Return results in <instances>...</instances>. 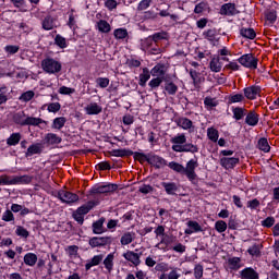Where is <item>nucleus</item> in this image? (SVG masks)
<instances>
[{
  "mask_svg": "<svg viewBox=\"0 0 279 279\" xmlns=\"http://www.w3.org/2000/svg\"><path fill=\"white\" fill-rule=\"evenodd\" d=\"M170 142L172 143V150L179 154H182L184 151L197 154V151H199L197 146L193 144H186V135H184V133L177 134L174 137L170 140Z\"/></svg>",
  "mask_w": 279,
  "mask_h": 279,
  "instance_id": "nucleus-1",
  "label": "nucleus"
},
{
  "mask_svg": "<svg viewBox=\"0 0 279 279\" xmlns=\"http://www.w3.org/2000/svg\"><path fill=\"white\" fill-rule=\"evenodd\" d=\"M32 177L29 175H0V186H14L19 184H29Z\"/></svg>",
  "mask_w": 279,
  "mask_h": 279,
  "instance_id": "nucleus-2",
  "label": "nucleus"
},
{
  "mask_svg": "<svg viewBox=\"0 0 279 279\" xmlns=\"http://www.w3.org/2000/svg\"><path fill=\"white\" fill-rule=\"evenodd\" d=\"M43 70L50 75H56L62 71V63L56 59L47 58L41 62Z\"/></svg>",
  "mask_w": 279,
  "mask_h": 279,
  "instance_id": "nucleus-3",
  "label": "nucleus"
},
{
  "mask_svg": "<svg viewBox=\"0 0 279 279\" xmlns=\"http://www.w3.org/2000/svg\"><path fill=\"white\" fill-rule=\"evenodd\" d=\"M199 167V162L197 161V158L190 159L183 170L184 175H186L187 180L192 182V184L195 183V180H197V173L195 172V169Z\"/></svg>",
  "mask_w": 279,
  "mask_h": 279,
  "instance_id": "nucleus-4",
  "label": "nucleus"
},
{
  "mask_svg": "<svg viewBox=\"0 0 279 279\" xmlns=\"http://www.w3.org/2000/svg\"><path fill=\"white\" fill-rule=\"evenodd\" d=\"M238 62L245 69H258V59L252 53H246L238 59Z\"/></svg>",
  "mask_w": 279,
  "mask_h": 279,
  "instance_id": "nucleus-5",
  "label": "nucleus"
},
{
  "mask_svg": "<svg viewBox=\"0 0 279 279\" xmlns=\"http://www.w3.org/2000/svg\"><path fill=\"white\" fill-rule=\"evenodd\" d=\"M243 93L246 99L254 101V99H258V97H260L262 89H260V86L258 85H252V86L245 87L243 89Z\"/></svg>",
  "mask_w": 279,
  "mask_h": 279,
  "instance_id": "nucleus-6",
  "label": "nucleus"
},
{
  "mask_svg": "<svg viewBox=\"0 0 279 279\" xmlns=\"http://www.w3.org/2000/svg\"><path fill=\"white\" fill-rule=\"evenodd\" d=\"M113 191H117V185H114V184L96 185L90 190V195H100L104 193H112Z\"/></svg>",
  "mask_w": 279,
  "mask_h": 279,
  "instance_id": "nucleus-7",
  "label": "nucleus"
},
{
  "mask_svg": "<svg viewBox=\"0 0 279 279\" xmlns=\"http://www.w3.org/2000/svg\"><path fill=\"white\" fill-rule=\"evenodd\" d=\"M58 197L59 199H61V202L65 204H74V202H77V199H80V196H77V194H73L64 190L59 191Z\"/></svg>",
  "mask_w": 279,
  "mask_h": 279,
  "instance_id": "nucleus-8",
  "label": "nucleus"
},
{
  "mask_svg": "<svg viewBox=\"0 0 279 279\" xmlns=\"http://www.w3.org/2000/svg\"><path fill=\"white\" fill-rule=\"evenodd\" d=\"M148 163L157 169H161V167L167 166V160L158 155H148Z\"/></svg>",
  "mask_w": 279,
  "mask_h": 279,
  "instance_id": "nucleus-9",
  "label": "nucleus"
},
{
  "mask_svg": "<svg viewBox=\"0 0 279 279\" xmlns=\"http://www.w3.org/2000/svg\"><path fill=\"white\" fill-rule=\"evenodd\" d=\"M220 14L223 16H234V14H239V11H236L234 3H226L221 7Z\"/></svg>",
  "mask_w": 279,
  "mask_h": 279,
  "instance_id": "nucleus-10",
  "label": "nucleus"
},
{
  "mask_svg": "<svg viewBox=\"0 0 279 279\" xmlns=\"http://www.w3.org/2000/svg\"><path fill=\"white\" fill-rule=\"evenodd\" d=\"M108 243H110V238L105 236H95L89 240L90 247H102L108 245Z\"/></svg>",
  "mask_w": 279,
  "mask_h": 279,
  "instance_id": "nucleus-11",
  "label": "nucleus"
},
{
  "mask_svg": "<svg viewBox=\"0 0 279 279\" xmlns=\"http://www.w3.org/2000/svg\"><path fill=\"white\" fill-rule=\"evenodd\" d=\"M220 165L221 167H223L225 169H234V167H236V165H239V158L236 157H223L220 159Z\"/></svg>",
  "mask_w": 279,
  "mask_h": 279,
  "instance_id": "nucleus-12",
  "label": "nucleus"
},
{
  "mask_svg": "<svg viewBox=\"0 0 279 279\" xmlns=\"http://www.w3.org/2000/svg\"><path fill=\"white\" fill-rule=\"evenodd\" d=\"M123 258H125V260H129V263H132V265H135V267H137V265H141V255L134 253L133 251H128L126 253H124Z\"/></svg>",
  "mask_w": 279,
  "mask_h": 279,
  "instance_id": "nucleus-13",
  "label": "nucleus"
},
{
  "mask_svg": "<svg viewBox=\"0 0 279 279\" xmlns=\"http://www.w3.org/2000/svg\"><path fill=\"white\" fill-rule=\"evenodd\" d=\"M101 110H104V108L101 107V105H99L97 102H89L85 107V112H86V114H89V116L101 114Z\"/></svg>",
  "mask_w": 279,
  "mask_h": 279,
  "instance_id": "nucleus-14",
  "label": "nucleus"
},
{
  "mask_svg": "<svg viewBox=\"0 0 279 279\" xmlns=\"http://www.w3.org/2000/svg\"><path fill=\"white\" fill-rule=\"evenodd\" d=\"M43 29L46 32H49L51 29H54V27H58V21L51 16H46L41 23Z\"/></svg>",
  "mask_w": 279,
  "mask_h": 279,
  "instance_id": "nucleus-15",
  "label": "nucleus"
},
{
  "mask_svg": "<svg viewBox=\"0 0 279 279\" xmlns=\"http://www.w3.org/2000/svg\"><path fill=\"white\" fill-rule=\"evenodd\" d=\"M241 279H258V272L252 267L244 268L240 271Z\"/></svg>",
  "mask_w": 279,
  "mask_h": 279,
  "instance_id": "nucleus-16",
  "label": "nucleus"
},
{
  "mask_svg": "<svg viewBox=\"0 0 279 279\" xmlns=\"http://www.w3.org/2000/svg\"><path fill=\"white\" fill-rule=\"evenodd\" d=\"M96 29L100 32V34H110L112 32V26L106 20H100L96 23Z\"/></svg>",
  "mask_w": 279,
  "mask_h": 279,
  "instance_id": "nucleus-17",
  "label": "nucleus"
},
{
  "mask_svg": "<svg viewBox=\"0 0 279 279\" xmlns=\"http://www.w3.org/2000/svg\"><path fill=\"white\" fill-rule=\"evenodd\" d=\"M185 234H195V232H202V226L197 221L190 220L186 223Z\"/></svg>",
  "mask_w": 279,
  "mask_h": 279,
  "instance_id": "nucleus-18",
  "label": "nucleus"
},
{
  "mask_svg": "<svg viewBox=\"0 0 279 279\" xmlns=\"http://www.w3.org/2000/svg\"><path fill=\"white\" fill-rule=\"evenodd\" d=\"M258 121H259L258 113H255L254 111H250L246 114V118H245L246 125H251L252 128H256V125H258Z\"/></svg>",
  "mask_w": 279,
  "mask_h": 279,
  "instance_id": "nucleus-19",
  "label": "nucleus"
},
{
  "mask_svg": "<svg viewBox=\"0 0 279 279\" xmlns=\"http://www.w3.org/2000/svg\"><path fill=\"white\" fill-rule=\"evenodd\" d=\"M227 269H230V271L241 269V259L239 257L229 258L227 262Z\"/></svg>",
  "mask_w": 279,
  "mask_h": 279,
  "instance_id": "nucleus-20",
  "label": "nucleus"
},
{
  "mask_svg": "<svg viewBox=\"0 0 279 279\" xmlns=\"http://www.w3.org/2000/svg\"><path fill=\"white\" fill-rule=\"evenodd\" d=\"M104 266L107 269L108 274L112 272V269H114V253H110L106 256L104 259Z\"/></svg>",
  "mask_w": 279,
  "mask_h": 279,
  "instance_id": "nucleus-21",
  "label": "nucleus"
},
{
  "mask_svg": "<svg viewBox=\"0 0 279 279\" xmlns=\"http://www.w3.org/2000/svg\"><path fill=\"white\" fill-rule=\"evenodd\" d=\"M45 141L48 145H60L62 143V137L54 133H48Z\"/></svg>",
  "mask_w": 279,
  "mask_h": 279,
  "instance_id": "nucleus-22",
  "label": "nucleus"
},
{
  "mask_svg": "<svg viewBox=\"0 0 279 279\" xmlns=\"http://www.w3.org/2000/svg\"><path fill=\"white\" fill-rule=\"evenodd\" d=\"M97 202L95 201H89L87 202L85 205H82L81 207H78L76 210L78 213H81V215H88V213H90V210H93L94 206H97Z\"/></svg>",
  "mask_w": 279,
  "mask_h": 279,
  "instance_id": "nucleus-23",
  "label": "nucleus"
},
{
  "mask_svg": "<svg viewBox=\"0 0 279 279\" xmlns=\"http://www.w3.org/2000/svg\"><path fill=\"white\" fill-rule=\"evenodd\" d=\"M150 75L153 77H160V80H165V65H155L150 71Z\"/></svg>",
  "mask_w": 279,
  "mask_h": 279,
  "instance_id": "nucleus-24",
  "label": "nucleus"
},
{
  "mask_svg": "<svg viewBox=\"0 0 279 279\" xmlns=\"http://www.w3.org/2000/svg\"><path fill=\"white\" fill-rule=\"evenodd\" d=\"M221 59H219V57L213 58L209 62V69L210 71H213L214 73H219L221 72Z\"/></svg>",
  "mask_w": 279,
  "mask_h": 279,
  "instance_id": "nucleus-25",
  "label": "nucleus"
},
{
  "mask_svg": "<svg viewBox=\"0 0 279 279\" xmlns=\"http://www.w3.org/2000/svg\"><path fill=\"white\" fill-rule=\"evenodd\" d=\"M24 263L28 267H34L38 263V256L34 253H27L24 255Z\"/></svg>",
  "mask_w": 279,
  "mask_h": 279,
  "instance_id": "nucleus-26",
  "label": "nucleus"
},
{
  "mask_svg": "<svg viewBox=\"0 0 279 279\" xmlns=\"http://www.w3.org/2000/svg\"><path fill=\"white\" fill-rule=\"evenodd\" d=\"M21 138H22L21 133H13L7 140V145H9L10 147H14L19 145V143H21Z\"/></svg>",
  "mask_w": 279,
  "mask_h": 279,
  "instance_id": "nucleus-27",
  "label": "nucleus"
},
{
  "mask_svg": "<svg viewBox=\"0 0 279 279\" xmlns=\"http://www.w3.org/2000/svg\"><path fill=\"white\" fill-rule=\"evenodd\" d=\"M101 260H104V255H95L89 262L86 263V271H88V269H92V267H96V265H99Z\"/></svg>",
  "mask_w": 279,
  "mask_h": 279,
  "instance_id": "nucleus-28",
  "label": "nucleus"
},
{
  "mask_svg": "<svg viewBox=\"0 0 279 279\" xmlns=\"http://www.w3.org/2000/svg\"><path fill=\"white\" fill-rule=\"evenodd\" d=\"M177 124L179 128H182V130H191V128H193V121L187 118H179Z\"/></svg>",
  "mask_w": 279,
  "mask_h": 279,
  "instance_id": "nucleus-29",
  "label": "nucleus"
},
{
  "mask_svg": "<svg viewBox=\"0 0 279 279\" xmlns=\"http://www.w3.org/2000/svg\"><path fill=\"white\" fill-rule=\"evenodd\" d=\"M43 151L41 144H33L27 148L26 157L34 156L36 154H40Z\"/></svg>",
  "mask_w": 279,
  "mask_h": 279,
  "instance_id": "nucleus-30",
  "label": "nucleus"
},
{
  "mask_svg": "<svg viewBox=\"0 0 279 279\" xmlns=\"http://www.w3.org/2000/svg\"><path fill=\"white\" fill-rule=\"evenodd\" d=\"M190 75H191V78L193 80L194 86L202 84V82H204V80H205L204 76H202V73H199L195 70H191Z\"/></svg>",
  "mask_w": 279,
  "mask_h": 279,
  "instance_id": "nucleus-31",
  "label": "nucleus"
},
{
  "mask_svg": "<svg viewBox=\"0 0 279 279\" xmlns=\"http://www.w3.org/2000/svg\"><path fill=\"white\" fill-rule=\"evenodd\" d=\"M134 151L129 149H113L111 150V156H114L116 158H124V156H132Z\"/></svg>",
  "mask_w": 279,
  "mask_h": 279,
  "instance_id": "nucleus-32",
  "label": "nucleus"
},
{
  "mask_svg": "<svg viewBox=\"0 0 279 279\" xmlns=\"http://www.w3.org/2000/svg\"><path fill=\"white\" fill-rule=\"evenodd\" d=\"M240 34L243 38H248V40H254L256 38V32L254 28H242Z\"/></svg>",
  "mask_w": 279,
  "mask_h": 279,
  "instance_id": "nucleus-33",
  "label": "nucleus"
},
{
  "mask_svg": "<svg viewBox=\"0 0 279 279\" xmlns=\"http://www.w3.org/2000/svg\"><path fill=\"white\" fill-rule=\"evenodd\" d=\"M46 125L47 121L40 119V118H34V117H26L25 125Z\"/></svg>",
  "mask_w": 279,
  "mask_h": 279,
  "instance_id": "nucleus-34",
  "label": "nucleus"
},
{
  "mask_svg": "<svg viewBox=\"0 0 279 279\" xmlns=\"http://www.w3.org/2000/svg\"><path fill=\"white\" fill-rule=\"evenodd\" d=\"M149 77H151V72L147 68L143 70V73L140 74V86H145L147 82H149Z\"/></svg>",
  "mask_w": 279,
  "mask_h": 279,
  "instance_id": "nucleus-35",
  "label": "nucleus"
},
{
  "mask_svg": "<svg viewBox=\"0 0 279 279\" xmlns=\"http://www.w3.org/2000/svg\"><path fill=\"white\" fill-rule=\"evenodd\" d=\"M207 137L211 143H217L219 141V131L215 128L207 129Z\"/></svg>",
  "mask_w": 279,
  "mask_h": 279,
  "instance_id": "nucleus-36",
  "label": "nucleus"
},
{
  "mask_svg": "<svg viewBox=\"0 0 279 279\" xmlns=\"http://www.w3.org/2000/svg\"><path fill=\"white\" fill-rule=\"evenodd\" d=\"M161 186H163L166 193L168 195H175V191H178V185L175 183H161Z\"/></svg>",
  "mask_w": 279,
  "mask_h": 279,
  "instance_id": "nucleus-37",
  "label": "nucleus"
},
{
  "mask_svg": "<svg viewBox=\"0 0 279 279\" xmlns=\"http://www.w3.org/2000/svg\"><path fill=\"white\" fill-rule=\"evenodd\" d=\"M65 124H66V118L64 117L56 118L52 122V130H62V128H64Z\"/></svg>",
  "mask_w": 279,
  "mask_h": 279,
  "instance_id": "nucleus-38",
  "label": "nucleus"
},
{
  "mask_svg": "<svg viewBox=\"0 0 279 279\" xmlns=\"http://www.w3.org/2000/svg\"><path fill=\"white\" fill-rule=\"evenodd\" d=\"M204 104L207 110H213V108H217V106H219V100H217V98L206 97L204 99Z\"/></svg>",
  "mask_w": 279,
  "mask_h": 279,
  "instance_id": "nucleus-39",
  "label": "nucleus"
},
{
  "mask_svg": "<svg viewBox=\"0 0 279 279\" xmlns=\"http://www.w3.org/2000/svg\"><path fill=\"white\" fill-rule=\"evenodd\" d=\"M54 45H57V47H59L60 49H66V47H69L66 38H64L62 35H57L54 37Z\"/></svg>",
  "mask_w": 279,
  "mask_h": 279,
  "instance_id": "nucleus-40",
  "label": "nucleus"
},
{
  "mask_svg": "<svg viewBox=\"0 0 279 279\" xmlns=\"http://www.w3.org/2000/svg\"><path fill=\"white\" fill-rule=\"evenodd\" d=\"M13 120L15 123H17V125H25L27 117H25V112L20 111L14 114Z\"/></svg>",
  "mask_w": 279,
  "mask_h": 279,
  "instance_id": "nucleus-41",
  "label": "nucleus"
},
{
  "mask_svg": "<svg viewBox=\"0 0 279 279\" xmlns=\"http://www.w3.org/2000/svg\"><path fill=\"white\" fill-rule=\"evenodd\" d=\"M135 234L132 232H126L121 236L120 243L121 245H130L132 241H134Z\"/></svg>",
  "mask_w": 279,
  "mask_h": 279,
  "instance_id": "nucleus-42",
  "label": "nucleus"
},
{
  "mask_svg": "<svg viewBox=\"0 0 279 279\" xmlns=\"http://www.w3.org/2000/svg\"><path fill=\"white\" fill-rule=\"evenodd\" d=\"M113 36L117 40H124V38H128V29L117 28L113 31Z\"/></svg>",
  "mask_w": 279,
  "mask_h": 279,
  "instance_id": "nucleus-43",
  "label": "nucleus"
},
{
  "mask_svg": "<svg viewBox=\"0 0 279 279\" xmlns=\"http://www.w3.org/2000/svg\"><path fill=\"white\" fill-rule=\"evenodd\" d=\"M94 234H102L104 232V219L97 220L93 223Z\"/></svg>",
  "mask_w": 279,
  "mask_h": 279,
  "instance_id": "nucleus-44",
  "label": "nucleus"
},
{
  "mask_svg": "<svg viewBox=\"0 0 279 279\" xmlns=\"http://www.w3.org/2000/svg\"><path fill=\"white\" fill-rule=\"evenodd\" d=\"M45 107H47L48 112H53L56 114V112H60L62 105H60V102H50V104L44 105L43 108Z\"/></svg>",
  "mask_w": 279,
  "mask_h": 279,
  "instance_id": "nucleus-45",
  "label": "nucleus"
},
{
  "mask_svg": "<svg viewBox=\"0 0 279 279\" xmlns=\"http://www.w3.org/2000/svg\"><path fill=\"white\" fill-rule=\"evenodd\" d=\"M233 112V118L235 121H241V119H243V117H245V109L241 108V107H236L232 110Z\"/></svg>",
  "mask_w": 279,
  "mask_h": 279,
  "instance_id": "nucleus-46",
  "label": "nucleus"
},
{
  "mask_svg": "<svg viewBox=\"0 0 279 279\" xmlns=\"http://www.w3.org/2000/svg\"><path fill=\"white\" fill-rule=\"evenodd\" d=\"M257 145L258 149L265 151V154L269 153V150L271 149V147L269 146V142H267V138H260Z\"/></svg>",
  "mask_w": 279,
  "mask_h": 279,
  "instance_id": "nucleus-47",
  "label": "nucleus"
},
{
  "mask_svg": "<svg viewBox=\"0 0 279 279\" xmlns=\"http://www.w3.org/2000/svg\"><path fill=\"white\" fill-rule=\"evenodd\" d=\"M277 19H278V15L276 14V11L274 10L266 11V23L271 25L276 23Z\"/></svg>",
  "mask_w": 279,
  "mask_h": 279,
  "instance_id": "nucleus-48",
  "label": "nucleus"
},
{
  "mask_svg": "<svg viewBox=\"0 0 279 279\" xmlns=\"http://www.w3.org/2000/svg\"><path fill=\"white\" fill-rule=\"evenodd\" d=\"M165 90L168 95H175L178 93V85L171 82L166 83Z\"/></svg>",
  "mask_w": 279,
  "mask_h": 279,
  "instance_id": "nucleus-49",
  "label": "nucleus"
},
{
  "mask_svg": "<svg viewBox=\"0 0 279 279\" xmlns=\"http://www.w3.org/2000/svg\"><path fill=\"white\" fill-rule=\"evenodd\" d=\"M15 234L21 236V239H27L29 236V231L22 226H17L15 229Z\"/></svg>",
  "mask_w": 279,
  "mask_h": 279,
  "instance_id": "nucleus-50",
  "label": "nucleus"
},
{
  "mask_svg": "<svg viewBox=\"0 0 279 279\" xmlns=\"http://www.w3.org/2000/svg\"><path fill=\"white\" fill-rule=\"evenodd\" d=\"M163 38H167L166 33H156L147 38V43H158V40H163Z\"/></svg>",
  "mask_w": 279,
  "mask_h": 279,
  "instance_id": "nucleus-51",
  "label": "nucleus"
},
{
  "mask_svg": "<svg viewBox=\"0 0 279 279\" xmlns=\"http://www.w3.org/2000/svg\"><path fill=\"white\" fill-rule=\"evenodd\" d=\"M215 230H217L221 234L222 232H226L228 230V223H226V221L223 220H218L215 223Z\"/></svg>",
  "mask_w": 279,
  "mask_h": 279,
  "instance_id": "nucleus-52",
  "label": "nucleus"
},
{
  "mask_svg": "<svg viewBox=\"0 0 279 279\" xmlns=\"http://www.w3.org/2000/svg\"><path fill=\"white\" fill-rule=\"evenodd\" d=\"M35 95L36 94L34 93V90H28V92L23 93L19 99H20V101H24V102L32 101V99H34Z\"/></svg>",
  "mask_w": 279,
  "mask_h": 279,
  "instance_id": "nucleus-53",
  "label": "nucleus"
},
{
  "mask_svg": "<svg viewBox=\"0 0 279 279\" xmlns=\"http://www.w3.org/2000/svg\"><path fill=\"white\" fill-rule=\"evenodd\" d=\"M96 84L99 88H108V86H110V78L98 77V78H96Z\"/></svg>",
  "mask_w": 279,
  "mask_h": 279,
  "instance_id": "nucleus-54",
  "label": "nucleus"
},
{
  "mask_svg": "<svg viewBox=\"0 0 279 279\" xmlns=\"http://www.w3.org/2000/svg\"><path fill=\"white\" fill-rule=\"evenodd\" d=\"M132 156L138 162H149V155H145L143 153H133Z\"/></svg>",
  "mask_w": 279,
  "mask_h": 279,
  "instance_id": "nucleus-55",
  "label": "nucleus"
},
{
  "mask_svg": "<svg viewBox=\"0 0 279 279\" xmlns=\"http://www.w3.org/2000/svg\"><path fill=\"white\" fill-rule=\"evenodd\" d=\"M245 99V96L243 94H233L229 97L230 104H241Z\"/></svg>",
  "mask_w": 279,
  "mask_h": 279,
  "instance_id": "nucleus-56",
  "label": "nucleus"
},
{
  "mask_svg": "<svg viewBox=\"0 0 279 279\" xmlns=\"http://www.w3.org/2000/svg\"><path fill=\"white\" fill-rule=\"evenodd\" d=\"M168 167H170L172 169V171H177V173H184V166L178 163V162H174V161H171Z\"/></svg>",
  "mask_w": 279,
  "mask_h": 279,
  "instance_id": "nucleus-57",
  "label": "nucleus"
},
{
  "mask_svg": "<svg viewBox=\"0 0 279 279\" xmlns=\"http://www.w3.org/2000/svg\"><path fill=\"white\" fill-rule=\"evenodd\" d=\"M247 253L251 255V256H260V245L258 244H254L253 246H251L248 250H247Z\"/></svg>",
  "mask_w": 279,
  "mask_h": 279,
  "instance_id": "nucleus-58",
  "label": "nucleus"
},
{
  "mask_svg": "<svg viewBox=\"0 0 279 279\" xmlns=\"http://www.w3.org/2000/svg\"><path fill=\"white\" fill-rule=\"evenodd\" d=\"M205 10H208V3L201 2V3L196 4L194 12H195V14H202V12H205Z\"/></svg>",
  "mask_w": 279,
  "mask_h": 279,
  "instance_id": "nucleus-59",
  "label": "nucleus"
},
{
  "mask_svg": "<svg viewBox=\"0 0 279 279\" xmlns=\"http://www.w3.org/2000/svg\"><path fill=\"white\" fill-rule=\"evenodd\" d=\"M203 276H204V266L198 264L194 268V277L196 279H201Z\"/></svg>",
  "mask_w": 279,
  "mask_h": 279,
  "instance_id": "nucleus-60",
  "label": "nucleus"
},
{
  "mask_svg": "<svg viewBox=\"0 0 279 279\" xmlns=\"http://www.w3.org/2000/svg\"><path fill=\"white\" fill-rule=\"evenodd\" d=\"M117 5H119V3L117 2V0H106V1H105V7H106L107 10H109L110 12H112V10H117Z\"/></svg>",
  "mask_w": 279,
  "mask_h": 279,
  "instance_id": "nucleus-61",
  "label": "nucleus"
},
{
  "mask_svg": "<svg viewBox=\"0 0 279 279\" xmlns=\"http://www.w3.org/2000/svg\"><path fill=\"white\" fill-rule=\"evenodd\" d=\"M149 5H151V0H142L137 5V10L143 12V10H147Z\"/></svg>",
  "mask_w": 279,
  "mask_h": 279,
  "instance_id": "nucleus-62",
  "label": "nucleus"
},
{
  "mask_svg": "<svg viewBox=\"0 0 279 279\" xmlns=\"http://www.w3.org/2000/svg\"><path fill=\"white\" fill-rule=\"evenodd\" d=\"M2 221H14V214H12V210L7 209L2 214Z\"/></svg>",
  "mask_w": 279,
  "mask_h": 279,
  "instance_id": "nucleus-63",
  "label": "nucleus"
},
{
  "mask_svg": "<svg viewBox=\"0 0 279 279\" xmlns=\"http://www.w3.org/2000/svg\"><path fill=\"white\" fill-rule=\"evenodd\" d=\"M73 93H75V89L71 88V87L61 86L59 88V94L60 95H73Z\"/></svg>",
  "mask_w": 279,
  "mask_h": 279,
  "instance_id": "nucleus-64",
  "label": "nucleus"
}]
</instances>
